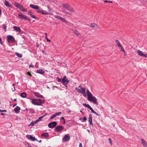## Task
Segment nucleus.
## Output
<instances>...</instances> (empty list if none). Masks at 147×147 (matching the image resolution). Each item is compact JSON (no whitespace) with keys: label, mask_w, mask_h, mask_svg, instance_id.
<instances>
[{"label":"nucleus","mask_w":147,"mask_h":147,"mask_svg":"<svg viewBox=\"0 0 147 147\" xmlns=\"http://www.w3.org/2000/svg\"><path fill=\"white\" fill-rule=\"evenodd\" d=\"M57 82H61L62 83V79H60L59 78H58V80H57Z\"/></svg>","instance_id":"38"},{"label":"nucleus","mask_w":147,"mask_h":147,"mask_svg":"<svg viewBox=\"0 0 147 147\" xmlns=\"http://www.w3.org/2000/svg\"><path fill=\"white\" fill-rule=\"evenodd\" d=\"M57 125V122L53 121L49 123L48 125V126L50 128H52L55 127Z\"/></svg>","instance_id":"7"},{"label":"nucleus","mask_w":147,"mask_h":147,"mask_svg":"<svg viewBox=\"0 0 147 147\" xmlns=\"http://www.w3.org/2000/svg\"><path fill=\"white\" fill-rule=\"evenodd\" d=\"M60 120H63V121H64V120H65V119L63 117H62L60 118Z\"/></svg>","instance_id":"50"},{"label":"nucleus","mask_w":147,"mask_h":147,"mask_svg":"<svg viewBox=\"0 0 147 147\" xmlns=\"http://www.w3.org/2000/svg\"><path fill=\"white\" fill-rule=\"evenodd\" d=\"M122 52H123L124 53L126 52L125 51V50H123V51Z\"/></svg>","instance_id":"62"},{"label":"nucleus","mask_w":147,"mask_h":147,"mask_svg":"<svg viewBox=\"0 0 147 147\" xmlns=\"http://www.w3.org/2000/svg\"><path fill=\"white\" fill-rule=\"evenodd\" d=\"M42 14L43 15H48V12L44 13L43 12L42 13Z\"/></svg>","instance_id":"48"},{"label":"nucleus","mask_w":147,"mask_h":147,"mask_svg":"<svg viewBox=\"0 0 147 147\" xmlns=\"http://www.w3.org/2000/svg\"><path fill=\"white\" fill-rule=\"evenodd\" d=\"M21 96L23 98H25L26 96V93L25 92L21 93Z\"/></svg>","instance_id":"25"},{"label":"nucleus","mask_w":147,"mask_h":147,"mask_svg":"<svg viewBox=\"0 0 147 147\" xmlns=\"http://www.w3.org/2000/svg\"><path fill=\"white\" fill-rule=\"evenodd\" d=\"M87 120V118L86 117H84L83 119V121H84Z\"/></svg>","instance_id":"43"},{"label":"nucleus","mask_w":147,"mask_h":147,"mask_svg":"<svg viewBox=\"0 0 147 147\" xmlns=\"http://www.w3.org/2000/svg\"><path fill=\"white\" fill-rule=\"evenodd\" d=\"M89 118H92V116L90 114L89 115Z\"/></svg>","instance_id":"51"},{"label":"nucleus","mask_w":147,"mask_h":147,"mask_svg":"<svg viewBox=\"0 0 147 147\" xmlns=\"http://www.w3.org/2000/svg\"><path fill=\"white\" fill-rule=\"evenodd\" d=\"M79 93H82V90H80V89L78 88H77L75 89Z\"/></svg>","instance_id":"36"},{"label":"nucleus","mask_w":147,"mask_h":147,"mask_svg":"<svg viewBox=\"0 0 147 147\" xmlns=\"http://www.w3.org/2000/svg\"><path fill=\"white\" fill-rule=\"evenodd\" d=\"M79 147H83L82 145V144L81 143H80L79 144Z\"/></svg>","instance_id":"53"},{"label":"nucleus","mask_w":147,"mask_h":147,"mask_svg":"<svg viewBox=\"0 0 147 147\" xmlns=\"http://www.w3.org/2000/svg\"><path fill=\"white\" fill-rule=\"evenodd\" d=\"M32 103L35 105H41L42 103H43L45 102V100L39 99H36L34 98H31Z\"/></svg>","instance_id":"2"},{"label":"nucleus","mask_w":147,"mask_h":147,"mask_svg":"<svg viewBox=\"0 0 147 147\" xmlns=\"http://www.w3.org/2000/svg\"><path fill=\"white\" fill-rule=\"evenodd\" d=\"M56 116V115L55 113L51 117L50 119H53L55 118Z\"/></svg>","instance_id":"35"},{"label":"nucleus","mask_w":147,"mask_h":147,"mask_svg":"<svg viewBox=\"0 0 147 147\" xmlns=\"http://www.w3.org/2000/svg\"><path fill=\"white\" fill-rule=\"evenodd\" d=\"M115 41L117 44V45L118 47H121V45L120 44L119 41L118 40H116Z\"/></svg>","instance_id":"24"},{"label":"nucleus","mask_w":147,"mask_h":147,"mask_svg":"<svg viewBox=\"0 0 147 147\" xmlns=\"http://www.w3.org/2000/svg\"><path fill=\"white\" fill-rule=\"evenodd\" d=\"M63 128L64 127L63 126L58 125L56 127L55 129H56V131L58 132H61L63 129Z\"/></svg>","instance_id":"9"},{"label":"nucleus","mask_w":147,"mask_h":147,"mask_svg":"<svg viewBox=\"0 0 147 147\" xmlns=\"http://www.w3.org/2000/svg\"><path fill=\"white\" fill-rule=\"evenodd\" d=\"M30 16H31V17L33 18L36 19L37 18L36 17V16L34 15H31V14H30Z\"/></svg>","instance_id":"42"},{"label":"nucleus","mask_w":147,"mask_h":147,"mask_svg":"<svg viewBox=\"0 0 147 147\" xmlns=\"http://www.w3.org/2000/svg\"><path fill=\"white\" fill-rule=\"evenodd\" d=\"M89 121V123L90 125H92V126H93V124L92 123V118H88Z\"/></svg>","instance_id":"30"},{"label":"nucleus","mask_w":147,"mask_h":147,"mask_svg":"<svg viewBox=\"0 0 147 147\" xmlns=\"http://www.w3.org/2000/svg\"><path fill=\"white\" fill-rule=\"evenodd\" d=\"M34 67V66H33V65H29V67H32V68H33Z\"/></svg>","instance_id":"49"},{"label":"nucleus","mask_w":147,"mask_h":147,"mask_svg":"<svg viewBox=\"0 0 147 147\" xmlns=\"http://www.w3.org/2000/svg\"><path fill=\"white\" fill-rule=\"evenodd\" d=\"M3 28L5 32L6 31V29L7 27L6 25L5 24H3L2 25Z\"/></svg>","instance_id":"32"},{"label":"nucleus","mask_w":147,"mask_h":147,"mask_svg":"<svg viewBox=\"0 0 147 147\" xmlns=\"http://www.w3.org/2000/svg\"><path fill=\"white\" fill-rule=\"evenodd\" d=\"M17 105V103H16V104L13 105V107H15V106H16Z\"/></svg>","instance_id":"55"},{"label":"nucleus","mask_w":147,"mask_h":147,"mask_svg":"<svg viewBox=\"0 0 147 147\" xmlns=\"http://www.w3.org/2000/svg\"><path fill=\"white\" fill-rule=\"evenodd\" d=\"M30 7L32 8L36 9H38L39 8L38 5H34L32 4H30Z\"/></svg>","instance_id":"17"},{"label":"nucleus","mask_w":147,"mask_h":147,"mask_svg":"<svg viewBox=\"0 0 147 147\" xmlns=\"http://www.w3.org/2000/svg\"><path fill=\"white\" fill-rule=\"evenodd\" d=\"M89 109L91 111V112L92 113L95 114L97 116H99V115L97 113L94 111L91 107L90 108V109Z\"/></svg>","instance_id":"26"},{"label":"nucleus","mask_w":147,"mask_h":147,"mask_svg":"<svg viewBox=\"0 0 147 147\" xmlns=\"http://www.w3.org/2000/svg\"><path fill=\"white\" fill-rule=\"evenodd\" d=\"M16 100H17V99H16V98H15V99H14L13 100H14V101H16Z\"/></svg>","instance_id":"63"},{"label":"nucleus","mask_w":147,"mask_h":147,"mask_svg":"<svg viewBox=\"0 0 147 147\" xmlns=\"http://www.w3.org/2000/svg\"><path fill=\"white\" fill-rule=\"evenodd\" d=\"M18 17L20 19H25L27 18V16L24 15L19 14L18 16Z\"/></svg>","instance_id":"18"},{"label":"nucleus","mask_w":147,"mask_h":147,"mask_svg":"<svg viewBox=\"0 0 147 147\" xmlns=\"http://www.w3.org/2000/svg\"><path fill=\"white\" fill-rule=\"evenodd\" d=\"M7 111L6 110H1L0 109V112H6Z\"/></svg>","instance_id":"46"},{"label":"nucleus","mask_w":147,"mask_h":147,"mask_svg":"<svg viewBox=\"0 0 147 147\" xmlns=\"http://www.w3.org/2000/svg\"><path fill=\"white\" fill-rule=\"evenodd\" d=\"M62 6L63 8L67 9L71 13L74 12V9L68 4H63L62 5Z\"/></svg>","instance_id":"3"},{"label":"nucleus","mask_w":147,"mask_h":147,"mask_svg":"<svg viewBox=\"0 0 147 147\" xmlns=\"http://www.w3.org/2000/svg\"><path fill=\"white\" fill-rule=\"evenodd\" d=\"M137 53L140 56H141L142 57H147V54H143V52L140 51V50H138L137 51Z\"/></svg>","instance_id":"10"},{"label":"nucleus","mask_w":147,"mask_h":147,"mask_svg":"<svg viewBox=\"0 0 147 147\" xmlns=\"http://www.w3.org/2000/svg\"><path fill=\"white\" fill-rule=\"evenodd\" d=\"M90 26L94 28H98V26L96 24H92Z\"/></svg>","instance_id":"27"},{"label":"nucleus","mask_w":147,"mask_h":147,"mask_svg":"<svg viewBox=\"0 0 147 147\" xmlns=\"http://www.w3.org/2000/svg\"><path fill=\"white\" fill-rule=\"evenodd\" d=\"M33 93L38 98H43L44 97L41 95L39 93L36 92H34Z\"/></svg>","instance_id":"13"},{"label":"nucleus","mask_w":147,"mask_h":147,"mask_svg":"<svg viewBox=\"0 0 147 147\" xmlns=\"http://www.w3.org/2000/svg\"><path fill=\"white\" fill-rule=\"evenodd\" d=\"M69 82V80L65 76H64L62 79V84L66 87H67V84Z\"/></svg>","instance_id":"5"},{"label":"nucleus","mask_w":147,"mask_h":147,"mask_svg":"<svg viewBox=\"0 0 147 147\" xmlns=\"http://www.w3.org/2000/svg\"><path fill=\"white\" fill-rule=\"evenodd\" d=\"M124 54L125 56H126L127 55V53L126 52L124 53Z\"/></svg>","instance_id":"54"},{"label":"nucleus","mask_w":147,"mask_h":147,"mask_svg":"<svg viewBox=\"0 0 147 147\" xmlns=\"http://www.w3.org/2000/svg\"><path fill=\"white\" fill-rule=\"evenodd\" d=\"M13 4L15 6L18 7L21 11L23 12L27 11V10L24 9L23 7L20 4H18L17 2H15Z\"/></svg>","instance_id":"4"},{"label":"nucleus","mask_w":147,"mask_h":147,"mask_svg":"<svg viewBox=\"0 0 147 147\" xmlns=\"http://www.w3.org/2000/svg\"><path fill=\"white\" fill-rule=\"evenodd\" d=\"M104 2L106 3H108V1L106 0L104 1Z\"/></svg>","instance_id":"58"},{"label":"nucleus","mask_w":147,"mask_h":147,"mask_svg":"<svg viewBox=\"0 0 147 147\" xmlns=\"http://www.w3.org/2000/svg\"><path fill=\"white\" fill-rule=\"evenodd\" d=\"M78 87L79 88H81H81H82V87H81V85H80L79 86H78Z\"/></svg>","instance_id":"61"},{"label":"nucleus","mask_w":147,"mask_h":147,"mask_svg":"<svg viewBox=\"0 0 147 147\" xmlns=\"http://www.w3.org/2000/svg\"><path fill=\"white\" fill-rule=\"evenodd\" d=\"M25 19H26V20H29V21H30V19H29V18H28L27 17V18Z\"/></svg>","instance_id":"59"},{"label":"nucleus","mask_w":147,"mask_h":147,"mask_svg":"<svg viewBox=\"0 0 147 147\" xmlns=\"http://www.w3.org/2000/svg\"><path fill=\"white\" fill-rule=\"evenodd\" d=\"M4 4L7 7H9L12 8V6L11 4H9V2L5 0L4 1Z\"/></svg>","instance_id":"15"},{"label":"nucleus","mask_w":147,"mask_h":147,"mask_svg":"<svg viewBox=\"0 0 147 147\" xmlns=\"http://www.w3.org/2000/svg\"><path fill=\"white\" fill-rule=\"evenodd\" d=\"M86 92L88 96V100L89 101L94 103L96 105H98V102L97 101L96 98L95 97L92 96V94L88 90H86Z\"/></svg>","instance_id":"1"},{"label":"nucleus","mask_w":147,"mask_h":147,"mask_svg":"<svg viewBox=\"0 0 147 147\" xmlns=\"http://www.w3.org/2000/svg\"><path fill=\"white\" fill-rule=\"evenodd\" d=\"M26 137L28 139L32 141H34L35 140L38 141L36 139L35 137H33V136L31 135H27L26 136Z\"/></svg>","instance_id":"12"},{"label":"nucleus","mask_w":147,"mask_h":147,"mask_svg":"<svg viewBox=\"0 0 147 147\" xmlns=\"http://www.w3.org/2000/svg\"><path fill=\"white\" fill-rule=\"evenodd\" d=\"M36 73L40 74H43L45 73V71L42 69H39L36 70Z\"/></svg>","instance_id":"20"},{"label":"nucleus","mask_w":147,"mask_h":147,"mask_svg":"<svg viewBox=\"0 0 147 147\" xmlns=\"http://www.w3.org/2000/svg\"><path fill=\"white\" fill-rule=\"evenodd\" d=\"M37 11L39 13H42L43 11V10H42V9H39V8L38 9H37Z\"/></svg>","instance_id":"33"},{"label":"nucleus","mask_w":147,"mask_h":147,"mask_svg":"<svg viewBox=\"0 0 147 147\" xmlns=\"http://www.w3.org/2000/svg\"><path fill=\"white\" fill-rule=\"evenodd\" d=\"M83 105L86 107H87L88 109H90L91 107L90 106V105L88 104H87L86 103H84L83 104Z\"/></svg>","instance_id":"28"},{"label":"nucleus","mask_w":147,"mask_h":147,"mask_svg":"<svg viewBox=\"0 0 147 147\" xmlns=\"http://www.w3.org/2000/svg\"><path fill=\"white\" fill-rule=\"evenodd\" d=\"M45 38L48 42H51V40H50L48 39L47 36H45Z\"/></svg>","instance_id":"39"},{"label":"nucleus","mask_w":147,"mask_h":147,"mask_svg":"<svg viewBox=\"0 0 147 147\" xmlns=\"http://www.w3.org/2000/svg\"><path fill=\"white\" fill-rule=\"evenodd\" d=\"M61 114V112H57L55 113V114L56 115V116L57 115H60Z\"/></svg>","instance_id":"40"},{"label":"nucleus","mask_w":147,"mask_h":147,"mask_svg":"<svg viewBox=\"0 0 147 147\" xmlns=\"http://www.w3.org/2000/svg\"><path fill=\"white\" fill-rule=\"evenodd\" d=\"M81 90H82V94H83V96L84 97H86V95L85 93L86 89L85 88H81Z\"/></svg>","instance_id":"21"},{"label":"nucleus","mask_w":147,"mask_h":147,"mask_svg":"<svg viewBox=\"0 0 147 147\" xmlns=\"http://www.w3.org/2000/svg\"><path fill=\"white\" fill-rule=\"evenodd\" d=\"M38 122H36V120L35 121H32L30 124L29 126H30V125H31L32 126L34 125Z\"/></svg>","instance_id":"31"},{"label":"nucleus","mask_w":147,"mask_h":147,"mask_svg":"<svg viewBox=\"0 0 147 147\" xmlns=\"http://www.w3.org/2000/svg\"><path fill=\"white\" fill-rule=\"evenodd\" d=\"M70 139V136L69 134L65 135L63 138V141L64 142H66L69 140Z\"/></svg>","instance_id":"8"},{"label":"nucleus","mask_w":147,"mask_h":147,"mask_svg":"<svg viewBox=\"0 0 147 147\" xmlns=\"http://www.w3.org/2000/svg\"><path fill=\"white\" fill-rule=\"evenodd\" d=\"M27 147H31V146H30V145H29Z\"/></svg>","instance_id":"64"},{"label":"nucleus","mask_w":147,"mask_h":147,"mask_svg":"<svg viewBox=\"0 0 147 147\" xmlns=\"http://www.w3.org/2000/svg\"><path fill=\"white\" fill-rule=\"evenodd\" d=\"M54 18L56 19H57L58 20H62L63 22H66L67 21L66 20L64 19V18H62L61 17L58 16H55Z\"/></svg>","instance_id":"11"},{"label":"nucleus","mask_w":147,"mask_h":147,"mask_svg":"<svg viewBox=\"0 0 147 147\" xmlns=\"http://www.w3.org/2000/svg\"><path fill=\"white\" fill-rule=\"evenodd\" d=\"M16 55L18 57L21 58L22 57V55L19 53H16Z\"/></svg>","instance_id":"34"},{"label":"nucleus","mask_w":147,"mask_h":147,"mask_svg":"<svg viewBox=\"0 0 147 147\" xmlns=\"http://www.w3.org/2000/svg\"><path fill=\"white\" fill-rule=\"evenodd\" d=\"M20 107L19 106H16L14 109V111L15 113H19V111L20 110Z\"/></svg>","instance_id":"19"},{"label":"nucleus","mask_w":147,"mask_h":147,"mask_svg":"<svg viewBox=\"0 0 147 147\" xmlns=\"http://www.w3.org/2000/svg\"><path fill=\"white\" fill-rule=\"evenodd\" d=\"M73 31L77 35H78L80 34V33L77 30H73Z\"/></svg>","instance_id":"29"},{"label":"nucleus","mask_w":147,"mask_h":147,"mask_svg":"<svg viewBox=\"0 0 147 147\" xmlns=\"http://www.w3.org/2000/svg\"><path fill=\"white\" fill-rule=\"evenodd\" d=\"M41 136L42 137L44 138H47L49 136V135L48 133H45L42 134Z\"/></svg>","instance_id":"22"},{"label":"nucleus","mask_w":147,"mask_h":147,"mask_svg":"<svg viewBox=\"0 0 147 147\" xmlns=\"http://www.w3.org/2000/svg\"><path fill=\"white\" fill-rule=\"evenodd\" d=\"M1 9L0 8V16H1Z\"/></svg>","instance_id":"56"},{"label":"nucleus","mask_w":147,"mask_h":147,"mask_svg":"<svg viewBox=\"0 0 147 147\" xmlns=\"http://www.w3.org/2000/svg\"><path fill=\"white\" fill-rule=\"evenodd\" d=\"M15 85V84H13V88H12V90H13V91H15V86L14 85Z\"/></svg>","instance_id":"41"},{"label":"nucleus","mask_w":147,"mask_h":147,"mask_svg":"<svg viewBox=\"0 0 147 147\" xmlns=\"http://www.w3.org/2000/svg\"><path fill=\"white\" fill-rule=\"evenodd\" d=\"M27 74L28 75H29L30 77L32 76V75L31 74V73L30 72H28L27 73Z\"/></svg>","instance_id":"47"},{"label":"nucleus","mask_w":147,"mask_h":147,"mask_svg":"<svg viewBox=\"0 0 147 147\" xmlns=\"http://www.w3.org/2000/svg\"><path fill=\"white\" fill-rule=\"evenodd\" d=\"M109 141V143L111 144V145H112L113 144V143L112 142V140L111 138H109L108 139Z\"/></svg>","instance_id":"37"},{"label":"nucleus","mask_w":147,"mask_h":147,"mask_svg":"<svg viewBox=\"0 0 147 147\" xmlns=\"http://www.w3.org/2000/svg\"><path fill=\"white\" fill-rule=\"evenodd\" d=\"M1 115H4V113H1Z\"/></svg>","instance_id":"57"},{"label":"nucleus","mask_w":147,"mask_h":147,"mask_svg":"<svg viewBox=\"0 0 147 147\" xmlns=\"http://www.w3.org/2000/svg\"><path fill=\"white\" fill-rule=\"evenodd\" d=\"M13 28L17 32H20L21 31L20 28L19 27L14 26L13 27Z\"/></svg>","instance_id":"16"},{"label":"nucleus","mask_w":147,"mask_h":147,"mask_svg":"<svg viewBox=\"0 0 147 147\" xmlns=\"http://www.w3.org/2000/svg\"><path fill=\"white\" fill-rule=\"evenodd\" d=\"M0 42L1 45L2 44V40L0 37Z\"/></svg>","instance_id":"52"},{"label":"nucleus","mask_w":147,"mask_h":147,"mask_svg":"<svg viewBox=\"0 0 147 147\" xmlns=\"http://www.w3.org/2000/svg\"><path fill=\"white\" fill-rule=\"evenodd\" d=\"M63 11L64 13H65L66 14H68L69 13L68 12L66 11L65 9L63 10Z\"/></svg>","instance_id":"45"},{"label":"nucleus","mask_w":147,"mask_h":147,"mask_svg":"<svg viewBox=\"0 0 147 147\" xmlns=\"http://www.w3.org/2000/svg\"><path fill=\"white\" fill-rule=\"evenodd\" d=\"M120 47L121 48V51H123V50H124L123 48L122 47V45L121 46V47Z\"/></svg>","instance_id":"44"},{"label":"nucleus","mask_w":147,"mask_h":147,"mask_svg":"<svg viewBox=\"0 0 147 147\" xmlns=\"http://www.w3.org/2000/svg\"><path fill=\"white\" fill-rule=\"evenodd\" d=\"M7 40L8 42H12L14 41L15 39L12 36L8 35L7 37Z\"/></svg>","instance_id":"6"},{"label":"nucleus","mask_w":147,"mask_h":147,"mask_svg":"<svg viewBox=\"0 0 147 147\" xmlns=\"http://www.w3.org/2000/svg\"><path fill=\"white\" fill-rule=\"evenodd\" d=\"M45 115L43 116L39 117L38 119L36 120V122H38L42 120V119L43 118Z\"/></svg>","instance_id":"23"},{"label":"nucleus","mask_w":147,"mask_h":147,"mask_svg":"<svg viewBox=\"0 0 147 147\" xmlns=\"http://www.w3.org/2000/svg\"><path fill=\"white\" fill-rule=\"evenodd\" d=\"M141 143L144 147H147V142L144 139H141Z\"/></svg>","instance_id":"14"},{"label":"nucleus","mask_w":147,"mask_h":147,"mask_svg":"<svg viewBox=\"0 0 147 147\" xmlns=\"http://www.w3.org/2000/svg\"><path fill=\"white\" fill-rule=\"evenodd\" d=\"M108 2L110 3H112L113 2L112 1H108Z\"/></svg>","instance_id":"60"}]
</instances>
